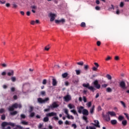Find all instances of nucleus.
<instances>
[{
    "label": "nucleus",
    "mask_w": 129,
    "mask_h": 129,
    "mask_svg": "<svg viewBox=\"0 0 129 129\" xmlns=\"http://www.w3.org/2000/svg\"><path fill=\"white\" fill-rule=\"evenodd\" d=\"M65 22L66 21L64 19H62L61 20H55V23L57 24V25H59V24L61 23L63 25V24H64Z\"/></svg>",
    "instance_id": "obj_8"
},
{
    "label": "nucleus",
    "mask_w": 129,
    "mask_h": 129,
    "mask_svg": "<svg viewBox=\"0 0 129 129\" xmlns=\"http://www.w3.org/2000/svg\"><path fill=\"white\" fill-rule=\"evenodd\" d=\"M81 27H82L83 28H85V27H86V24L85 22H82L81 24Z\"/></svg>",
    "instance_id": "obj_36"
},
{
    "label": "nucleus",
    "mask_w": 129,
    "mask_h": 129,
    "mask_svg": "<svg viewBox=\"0 0 129 129\" xmlns=\"http://www.w3.org/2000/svg\"><path fill=\"white\" fill-rule=\"evenodd\" d=\"M42 84H43V85H46L47 84V80L44 79L42 81Z\"/></svg>",
    "instance_id": "obj_40"
},
{
    "label": "nucleus",
    "mask_w": 129,
    "mask_h": 129,
    "mask_svg": "<svg viewBox=\"0 0 129 129\" xmlns=\"http://www.w3.org/2000/svg\"><path fill=\"white\" fill-rule=\"evenodd\" d=\"M20 116H21V119H25V118H26V115L25 114H21Z\"/></svg>",
    "instance_id": "obj_35"
},
{
    "label": "nucleus",
    "mask_w": 129,
    "mask_h": 129,
    "mask_svg": "<svg viewBox=\"0 0 129 129\" xmlns=\"http://www.w3.org/2000/svg\"><path fill=\"white\" fill-rule=\"evenodd\" d=\"M15 74L14 70H11L9 72L7 73V75L8 76H14V74Z\"/></svg>",
    "instance_id": "obj_16"
},
{
    "label": "nucleus",
    "mask_w": 129,
    "mask_h": 129,
    "mask_svg": "<svg viewBox=\"0 0 129 129\" xmlns=\"http://www.w3.org/2000/svg\"><path fill=\"white\" fill-rule=\"evenodd\" d=\"M118 119L119 120H122V119H123V116L121 115L119 116Z\"/></svg>",
    "instance_id": "obj_51"
},
{
    "label": "nucleus",
    "mask_w": 129,
    "mask_h": 129,
    "mask_svg": "<svg viewBox=\"0 0 129 129\" xmlns=\"http://www.w3.org/2000/svg\"><path fill=\"white\" fill-rule=\"evenodd\" d=\"M94 86L97 88V89H100L101 86L100 84H98V80H96L93 82Z\"/></svg>",
    "instance_id": "obj_9"
},
{
    "label": "nucleus",
    "mask_w": 129,
    "mask_h": 129,
    "mask_svg": "<svg viewBox=\"0 0 129 129\" xmlns=\"http://www.w3.org/2000/svg\"><path fill=\"white\" fill-rule=\"evenodd\" d=\"M11 92H15V91H16V88H15V87H12L11 88Z\"/></svg>",
    "instance_id": "obj_47"
},
{
    "label": "nucleus",
    "mask_w": 129,
    "mask_h": 129,
    "mask_svg": "<svg viewBox=\"0 0 129 129\" xmlns=\"http://www.w3.org/2000/svg\"><path fill=\"white\" fill-rule=\"evenodd\" d=\"M50 49V47L49 46V45H48V46H46L45 47V50H46V51H49V49Z\"/></svg>",
    "instance_id": "obj_53"
},
{
    "label": "nucleus",
    "mask_w": 129,
    "mask_h": 129,
    "mask_svg": "<svg viewBox=\"0 0 129 129\" xmlns=\"http://www.w3.org/2000/svg\"><path fill=\"white\" fill-rule=\"evenodd\" d=\"M111 124H113V125H114V124H116V123H117V121L115 119L111 120Z\"/></svg>",
    "instance_id": "obj_21"
},
{
    "label": "nucleus",
    "mask_w": 129,
    "mask_h": 129,
    "mask_svg": "<svg viewBox=\"0 0 129 129\" xmlns=\"http://www.w3.org/2000/svg\"><path fill=\"white\" fill-rule=\"evenodd\" d=\"M92 105L91 102H89L88 103H87V106L88 107H91Z\"/></svg>",
    "instance_id": "obj_45"
},
{
    "label": "nucleus",
    "mask_w": 129,
    "mask_h": 129,
    "mask_svg": "<svg viewBox=\"0 0 129 129\" xmlns=\"http://www.w3.org/2000/svg\"><path fill=\"white\" fill-rule=\"evenodd\" d=\"M33 110H34V107H33V106H30V107L29 110V112L31 113V112H32Z\"/></svg>",
    "instance_id": "obj_33"
},
{
    "label": "nucleus",
    "mask_w": 129,
    "mask_h": 129,
    "mask_svg": "<svg viewBox=\"0 0 129 129\" xmlns=\"http://www.w3.org/2000/svg\"><path fill=\"white\" fill-rule=\"evenodd\" d=\"M93 71H97V68L94 67L92 68Z\"/></svg>",
    "instance_id": "obj_56"
},
{
    "label": "nucleus",
    "mask_w": 129,
    "mask_h": 129,
    "mask_svg": "<svg viewBox=\"0 0 129 129\" xmlns=\"http://www.w3.org/2000/svg\"><path fill=\"white\" fill-rule=\"evenodd\" d=\"M21 124H23V125H28V124H29V123H28V122L26 121H22L21 122Z\"/></svg>",
    "instance_id": "obj_26"
},
{
    "label": "nucleus",
    "mask_w": 129,
    "mask_h": 129,
    "mask_svg": "<svg viewBox=\"0 0 129 129\" xmlns=\"http://www.w3.org/2000/svg\"><path fill=\"white\" fill-rule=\"evenodd\" d=\"M22 108V104H18L16 103L12 105V106L9 107V111H14L15 108Z\"/></svg>",
    "instance_id": "obj_2"
},
{
    "label": "nucleus",
    "mask_w": 129,
    "mask_h": 129,
    "mask_svg": "<svg viewBox=\"0 0 129 129\" xmlns=\"http://www.w3.org/2000/svg\"><path fill=\"white\" fill-rule=\"evenodd\" d=\"M83 99L84 100V102H87V99H86V97L83 96Z\"/></svg>",
    "instance_id": "obj_50"
},
{
    "label": "nucleus",
    "mask_w": 129,
    "mask_h": 129,
    "mask_svg": "<svg viewBox=\"0 0 129 129\" xmlns=\"http://www.w3.org/2000/svg\"><path fill=\"white\" fill-rule=\"evenodd\" d=\"M106 91H107V92H112V90L110 88H107L106 89Z\"/></svg>",
    "instance_id": "obj_38"
},
{
    "label": "nucleus",
    "mask_w": 129,
    "mask_h": 129,
    "mask_svg": "<svg viewBox=\"0 0 129 129\" xmlns=\"http://www.w3.org/2000/svg\"><path fill=\"white\" fill-rule=\"evenodd\" d=\"M102 87H103V88H106V87H107V84L102 85Z\"/></svg>",
    "instance_id": "obj_60"
},
{
    "label": "nucleus",
    "mask_w": 129,
    "mask_h": 129,
    "mask_svg": "<svg viewBox=\"0 0 129 129\" xmlns=\"http://www.w3.org/2000/svg\"><path fill=\"white\" fill-rule=\"evenodd\" d=\"M77 65H80V66H83L84 63L83 61H80L77 63Z\"/></svg>",
    "instance_id": "obj_30"
},
{
    "label": "nucleus",
    "mask_w": 129,
    "mask_h": 129,
    "mask_svg": "<svg viewBox=\"0 0 129 129\" xmlns=\"http://www.w3.org/2000/svg\"><path fill=\"white\" fill-rule=\"evenodd\" d=\"M30 116V117H34V116H35V112H31Z\"/></svg>",
    "instance_id": "obj_44"
},
{
    "label": "nucleus",
    "mask_w": 129,
    "mask_h": 129,
    "mask_svg": "<svg viewBox=\"0 0 129 129\" xmlns=\"http://www.w3.org/2000/svg\"><path fill=\"white\" fill-rule=\"evenodd\" d=\"M61 76H62V78H66V77H67V76H68V73H64L62 74Z\"/></svg>",
    "instance_id": "obj_24"
},
{
    "label": "nucleus",
    "mask_w": 129,
    "mask_h": 129,
    "mask_svg": "<svg viewBox=\"0 0 129 129\" xmlns=\"http://www.w3.org/2000/svg\"><path fill=\"white\" fill-rule=\"evenodd\" d=\"M108 114L109 115H111V116H115V115H116L115 113L113 111H108Z\"/></svg>",
    "instance_id": "obj_17"
},
{
    "label": "nucleus",
    "mask_w": 129,
    "mask_h": 129,
    "mask_svg": "<svg viewBox=\"0 0 129 129\" xmlns=\"http://www.w3.org/2000/svg\"><path fill=\"white\" fill-rule=\"evenodd\" d=\"M13 99H14V100H17V99H18V96L17 95H14L13 96Z\"/></svg>",
    "instance_id": "obj_61"
},
{
    "label": "nucleus",
    "mask_w": 129,
    "mask_h": 129,
    "mask_svg": "<svg viewBox=\"0 0 129 129\" xmlns=\"http://www.w3.org/2000/svg\"><path fill=\"white\" fill-rule=\"evenodd\" d=\"M26 15H27V16H28V17H30V16L31 15V12L30 11H27L26 12Z\"/></svg>",
    "instance_id": "obj_58"
},
{
    "label": "nucleus",
    "mask_w": 129,
    "mask_h": 129,
    "mask_svg": "<svg viewBox=\"0 0 129 129\" xmlns=\"http://www.w3.org/2000/svg\"><path fill=\"white\" fill-rule=\"evenodd\" d=\"M84 69L85 71H87L89 69V66L88 64H85L84 66Z\"/></svg>",
    "instance_id": "obj_20"
},
{
    "label": "nucleus",
    "mask_w": 129,
    "mask_h": 129,
    "mask_svg": "<svg viewBox=\"0 0 129 129\" xmlns=\"http://www.w3.org/2000/svg\"><path fill=\"white\" fill-rule=\"evenodd\" d=\"M106 78H107V79H108V80H111V76H110V75H108L107 74L106 75Z\"/></svg>",
    "instance_id": "obj_34"
},
{
    "label": "nucleus",
    "mask_w": 129,
    "mask_h": 129,
    "mask_svg": "<svg viewBox=\"0 0 129 129\" xmlns=\"http://www.w3.org/2000/svg\"><path fill=\"white\" fill-rule=\"evenodd\" d=\"M1 119L2 120H5V119H6V115L5 114H3L1 116Z\"/></svg>",
    "instance_id": "obj_41"
},
{
    "label": "nucleus",
    "mask_w": 129,
    "mask_h": 129,
    "mask_svg": "<svg viewBox=\"0 0 129 129\" xmlns=\"http://www.w3.org/2000/svg\"><path fill=\"white\" fill-rule=\"evenodd\" d=\"M119 86L122 89H127V87L125 84V82L124 81H122L119 83Z\"/></svg>",
    "instance_id": "obj_6"
},
{
    "label": "nucleus",
    "mask_w": 129,
    "mask_h": 129,
    "mask_svg": "<svg viewBox=\"0 0 129 129\" xmlns=\"http://www.w3.org/2000/svg\"><path fill=\"white\" fill-rule=\"evenodd\" d=\"M94 123H92L91 124H93L94 126H96V127H99L100 128V125H99V121L97 120H94Z\"/></svg>",
    "instance_id": "obj_12"
},
{
    "label": "nucleus",
    "mask_w": 129,
    "mask_h": 129,
    "mask_svg": "<svg viewBox=\"0 0 129 129\" xmlns=\"http://www.w3.org/2000/svg\"><path fill=\"white\" fill-rule=\"evenodd\" d=\"M77 109L79 113H82V112L83 111V109H84V107L82 106H81L80 107H78Z\"/></svg>",
    "instance_id": "obj_14"
},
{
    "label": "nucleus",
    "mask_w": 129,
    "mask_h": 129,
    "mask_svg": "<svg viewBox=\"0 0 129 129\" xmlns=\"http://www.w3.org/2000/svg\"><path fill=\"white\" fill-rule=\"evenodd\" d=\"M76 73L77 75H80V73H81L80 70H76Z\"/></svg>",
    "instance_id": "obj_43"
},
{
    "label": "nucleus",
    "mask_w": 129,
    "mask_h": 129,
    "mask_svg": "<svg viewBox=\"0 0 129 129\" xmlns=\"http://www.w3.org/2000/svg\"><path fill=\"white\" fill-rule=\"evenodd\" d=\"M103 117L106 121H109L110 120V117L108 113L105 115H103Z\"/></svg>",
    "instance_id": "obj_10"
},
{
    "label": "nucleus",
    "mask_w": 129,
    "mask_h": 129,
    "mask_svg": "<svg viewBox=\"0 0 129 129\" xmlns=\"http://www.w3.org/2000/svg\"><path fill=\"white\" fill-rule=\"evenodd\" d=\"M49 17L50 18V22H53V21L55 20V17H56V15H55V14L50 13Z\"/></svg>",
    "instance_id": "obj_13"
},
{
    "label": "nucleus",
    "mask_w": 129,
    "mask_h": 129,
    "mask_svg": "<svg viewBox=\"0 0 129 129\" xmlns=\"http://www.w3.org/2000/svg\"><path fill=\"white\" fill-rule=\"evenodd\" d=\"M56 116H57V113L56 112H51L50 113H48L46 114V117L43 118V121L44 122H47L49 121V117Z\"/></svg>",
    "instance_id": "obj_1"
},
{
    "label": "nucleus",
    "mask_w": 129,
    "mask_h": 129,
    "mask_svg": "<svg viewBox=\"0 0 129 129\" xmlns=\"http://www.w3.org/2000/svg\"><path fill=\"white\" fill-rule=\"evenodd\" d=\"M63 99L64 101H66V102H68V101H70L71 100V96L70 95H67L63 97Z\"/></svg>",
    "instance_id": "obj_11"
},
{
    "label": "nucleus",
    "mask_w": 129,
    "mask_h": 129,
    "mask_svg": "<svg viewBox=\"0 0 129 129\" xmlns=\"http://www.w3.org/2000/svg\"><path fill=\"white\" fill-rule=\"evenodd\" d=\"M95 9L97 10V11H100V7H99V6H97L95 7Z\"/></svg>",
    "instance_id": "obj_62"
},
{
    "label": "nucleus",
    "mask_w": 129,
    "mask_h": 129,
    "mask_svg": "<svg viewBox=\"0 0 129 129\" xmlns=\"http://www.w3.org/2000/svg\"><path fill=\"white\" fill-rule=\"evenodd\" d=\"M11 80L12 81V82H16L17 79L15 77H12L11 78Z\"/></svg>",
    "instance_id": "obj_27"
},
{
    "label": "nucleus",
    "mask_w": 129,
    "mask_h": 129,
    "mask_svg": "<svg viewBox=\"0 0 129 129\" xmlns=\"http://www.w3.org/2000/svg\"><path fill=\"white\" fill-rule=\"evenodd\" d=\"M94 64L95 66H96V68H98V67H99V64H98V63L94 62Z\"/></svg>",
    "instance_id": "obj_49"
},
{
    "label": "nucleus",
    "mask_w": 129,
    "mask_h": 129,
    "mask_svg": "<svg viewBox=\"0 0 129 129\" xmlns=\"http://www.w3.org/2000/svg\"><path fill=\"white\" fill-rule=\"evenodd\" d=\"M49 99V98H45L44 99H42V98H38L37 101L39 103H45V102L48 101Z\"/></svg>",
    "instance_id": "obj_5"
},
{
    "label": "nucleus",
    "mask_w": 129,
    "mask_h": 129,
    "mask_svg": "<svg viewBox=\"0 0 129 129\" xmlns=\"http://www.w3.org/2000/svg\"><path fill=\"white\" fill-rule=\"evenodd\" d=\"M68 106L70 108V109H72V108H75V106L71 104H69Z\"/></svg>",
    "instance_id": "obj_22"
},
{
    "label": "nucleus",
    "mask_w": 129,
    "mask_h": 129,
    "mask_svg": "<svg viewBox=\"0 0 129 129\" xmlns=\"http://www.w3.org/2000/svg\"><path fill=\"white\" fill-rule=\"evenodd\" d=\"M72 127H74V129H76L77 128V125L75 123H73L72 124Z\"/></svg>",
    "instance_id": "obj_39"
},
{
    "label": "nucleus",
    "mask_w": 129,
    "mask_h": 129,
    "mask_svg": "<svg viewBox=\"0 0 129 129\" xmlns=\"http://www.w3.org/2000/svg\"><path fill=\"white\" fill-rule=\"evenodd\" d=\"M64 112V113H66V114H67V118H68V119H74V117L72 115H71L69 114V113H68V109L67 108H65L63 109Z\"/></svg>",
    "instance_id": "obj_4"
},
{
    "label": "nucleus",
    "mask_w": 129,
    "mask_h": 129,
    "mask_svg": "<svg viewBox=\"0 0 129 129\" xmlns=\"http://www.w3.org/2000/svg\"><path fill=\"white\" fill-rule=\"evenodd\" d=\"M41 95H42L43 96H45V95H46V91H42L41 92Z\"/></svg>",
    "instance_id": "obj_42"
},
{
    "label": "nucleus",
    "mask_w": 129,
    "mask_h": 129,
    "mask_svg": "<svg viewBox=\"0 0 129 129\" xmlns=\"http://www.w3.org/2000/svg\"><path fill=\"white\" fill-rule=\"evenodd\" d=\"M124 115H125L127 119H128V120H129V116H128V114L126 113H124Z\"/></svg>",
    "instance_id": "obj_52"
},
{
    "label": "nucleus",
    "mask_w": 129,
    "mask_h": 129,
    "mask_svg": "<svg viewBox=\"0 0 129 129\" xmlns=\"http://www.w3.org/2000/svg\"><path fill=\"white\" fill-rule=\"evenodd\" d=\"M52 85L53 86L57 85V81L55 79H52Z\"/></svg>",
    "instance_id": "obj_19"
},
{
    "label": "nucleus",
    "mask_w": 129,
    "mask_h": 129,
    "mask_svg": "<svg viewBox=\"0 0 129 129\" xmlns=\"http://www.w3.org/2000/svg\"><path fill=\"white\" fill-rule=\"evenodd\" d=\"M12 6H13V9H17V8H18V5H17V4H13Z\"/></svg>",
    "instance_id": "obj_46"
},
{
    "label": "nucleus",
    "mask_w": 129,
    "mask_h": 129,
    "mask_svg": "<svg viewBox=\"0 0 129 129\" xmlns=\"http://www.w3.org/2000/svg\"><path fill=\"white\" fill-rule=\"evenodd\" d=\"M58 124L61 125V124H63V121L61 120L58 121Z\"/></svg>",
    "instance_id": "obj_64"
},
{
    "label": "nucleus",
    "mask_w": 129,
    "mask_h": 129,
    "mask_svg": "<svg viewBox=\"0 0 129 129\" xmlns=\"http://www.w3.org/2000/svg\"><path fill=\"white\" fill-rule=\"evenodd\" d=\"M65 124L67 125H69L70 124V123L69 122V121L66 120L64 122Z\"/></svg>",
    "instance_id": "obj_55"
},
{
    "label": "nucleus",
    "mask_w": 129,
    "mask_h": 129,
    "mask_svg": "<svg viewBox=\"0 0 129 129\" xmlns=\"http://www.w3.org/2000/svg\"><path fill=\"white\" fill-rule=\"evenodd\" d=\"M86 129H96V128H95L94 126H90L88 127V126H87Z\"/></svg>",
    "instance_id": "obj_32"
},
{
    "label": "nucleus",
    "mask_w": 129,
    "mask_h": 129,
    "mask_svg": "<svg viewBox=\"0 0 129 129\" xmlns=\"http://www.w3.org/2000/svg\"><path fill=\"white\" fill-rule=\"evenodd\" d=\"M120 102L123 107H126V105H125V103L123 101H121Z\"/></svg>",
    "instance_id": "obj_29"
},
{
    "label": "nucleus",
    "mask_w": 129,
    "mask_h": 129,
    "mask_svg": "<svg viewBox=\"0 0 129 129\" xmlns=\"http://www.w3.org/2000/svg\"><path fill=\"white\" fill-rule=\"evenodd\" d=\"M94 108H95V106L93 105L92 108L90 110V112L91 114H93V112H94Z\"/></svg>",
    "instance_id": "obj_18"
},
{
    "label": "nucleus",
    "mask_w": 129,
    "mask_h": 129,
    "mask_svg": "<svg viewBox=\"0 0 129 129\" xmlns=\"http://www.w3.org/2000/svg\"><path fill=\"white\" fill-rule=\"evenodd\" d=\"M83 119L86 121V122L87 123L88 122V119L87 118V117L85 116H83Z\"/></svg>",
    "instance_id": "obj_28"
},
{
    "label": "nucleus",
    "mask_w": 129,
    "mask_h": 129,
    "mask_svg": "<svg viewBox=\"0 0 129 129\" xmlns=\"http://www.w3.org/2000/svg\"><path fill=\"white\" fill-rule=\"evenodd\" d=\"M59 107V105L56 102H54L52 103L50 106H48V107H50L51 109H53V108H57V107Z\"/></svg>",
    "instance_id": "obj_7"
},
{
    "label": "nucleus",
    "mask_w": 129,
    "mask_h": 129,
    "mask_svg": "<svg viewBox=\"0 0 129 129\" xmlns=\"http://www.w3.org/2000/svg\"><path fill=\"white\" fill-rule=\"evenodd\" d=\"M71 112H72L73 113H74V114L77 115V116H78V113H77V112L76 111V110H75V109L74 110H71Z\"/></svg>",
    "instance_id": "obj_23"
},
{
    "label": "nucleus",
    "mask_w": 129,
    "mask_h": 129,
    "mask_svg": "<svg viewBox=\"0 0 129 129\" xmlns=\"http://www.w3.org/2000/svg\"><path fill=\"white\" fill-rule=\"evenodd\" d=\"M48 107V108H46V109H45L44 110V111L45 112H48V111H50V110L51 109V108L50 107Z\"/></svg>",
    "instance_id": "obj_37"
},
{
    "label": "nucleus",
    "mask_w": 129,
    "mask_h": 129,
    "mask_svg": "<svg viewBox=\"0 0 129 129\" xmlns=\"http://www.w3.org/2000/svg\"><path fill=\"white\" fill-rule=\"evenodd\" d=\"M97 45L98 46H100V45H101V42L100 41H98L97 42Z\"/></svg>",
    "instance_id": "obj_59"
},
{
    "label": "nucleus",
    "mask_w": 129,
    "mask_h": 129,
    "mask_svg": "<svg viewBox=\"0 0 129 129\" xmlns=\"http://www.w3.org/2000/svg\"><path fill=\"white\" fill-rule=\"evenodd\" d=\"M82 113L83 114H84V115H88V114H89V113L88 112V110H87V109H84L82 111Z\"/></svg>",
    "instance_id": "obj_15"
},
{
    "label": "nucleus",
    "mask_w": 129,
    "mask_h": 129,
    "mask_svg": "<svg viewBox=\"0 0 129 129\" xmlns=\"http://www.w3.org/2000/svg\"><path fill=\"white\" fill-rule=\"evenodd\" d=\"M111 59V57L109 56H107V57L105 59L106 61H109Z\"/></svg>",
    "instance_id": "obj_57"
},
{
    "label": "nucleus",
    "mask_w": 129,
    "mask_h": 129,
    "mask_svg": "<svg viewBox=\"0 0 129 129\" xmlns=\"http://www.w3.org/2000/svg\"><path fill=\"white\" fill-rule=\"evenodd\" d=\"M127 124V121H126V120H124L122 121V124H123L124 126H125V125H126Z\"/></svg>",
    "instance_id": "obj_25"
},
{
    "label": "nucleus",
    "mask_w": 129,
    "mask_h": 129,
    "mask_svg": "<svg viewBox=\"0 0 129 129\" xmlns=\"http://www.w3.org/2000/svg\"><path fill=\"white\" fill-rule=\"evenodd\" d=\"M31 9H32V10H36L37 6H36L35 5L31 6Z\"/></svg>",
    "instance_id": "obj_48"
},
{
    "label": "nucleus",
    "mask_w": 129,
    "mask_h": 129,
    "mask_svg": "<svg viewBox=\"0 0 129 129\" xmlns=\"http://www.w3.org/2000/svg\"><path fill=\"white\" fill-rule=\"evenodd\" d=\"M83 87H85L86 88H88L89 90H91L92 91V92H94V91L95 90V88L93 87V86H90L89 85V83L85 84L84 83L83 84Z\"/></svg>",
    "instance_id": "obj_3"
},
{
    "label": "nucleus",
    "mask_w": 129,
    "mask_h": 129,
    "mask_svg": "<svg viewBox=\"0 0 129 129\" xmlns=\"http://www.w3.org/2000/svg\"><path fill=\"white\" fill-rule=\"evenodd\" d=\"M18 114V111H14L11 113V115H16V114Z\"/></svg>",
    "instance_id": "obj_31"
},
{
    "label": "nucleus",
    "mask_w": 129,
    "mask_h": 129,
    "mask_svg": "<svg viewBox=\"0 0 129 129\" xmlns=\"http://www.w3.org/2000/svg\"><path fill=\"white\" fill-rule=\"evenodd\" d=\"M5 112V109L1 108L0 109V113H4Z\"/></svg>",
    "instance_id": "obj_54"
},
{
    "label": "nucleus",
    "mask_w": 129,
    "mask_h": 129,
    "mask_svg": "<svg viewBox=\"0 0 129 129\" xmlns=\"http://www.w3.org/2000/svg\"><path fill=\"white\" fill-rule=\"evenodd\" d=\"M1 66H2V67H4V68L7 67V64H6V63H2L1 64Z\"/></svg>",
    "instance_id": "obj_63"
}]
</instances>
